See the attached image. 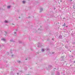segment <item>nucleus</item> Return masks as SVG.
<instances>
[{
  "instance_id": "nucleus-1",
  "label": "nucleus",
  "mask_w": 75,
  "mask_h": 75,
  "mask_svg": "<svg viewBox=\"0 0 75 75\" xmlns=\"http://www.w3.org/2000/svg\"><path fill=\"white\" fill-rule=\"evenodd\" d=\"M42 10H43V9H42V8H40V12L42 11Z\"/></svg>"
},
{
  "instance_id": "nucleus-2",
  "label": "nucleus",
  "mask_w": 75,
  "mask_h": 75,
  "mask_svg": "<svg viewBox=\"0 0 75 75\" xmlns=\"http://www.w3.org/2000/svg\"><path fill=\"white\" fill-rule=\"evenodd\" d=\"M11 7V6H7V8H8V9L10 8Z\"/></svg>"
},
{
  "instance_id": "nucleus-3",
  "label": "nucleus",
  "mask_w": 75,
  "mask_h": 75,
  "mask_svg": "<svg viewBox=\"0 0 75 75\" xmlns=\"http://www.w3.org/2000/svg\"><path fill=\"white\" fill-rule=\"evenodd\" d=\"M4 22L5 23H8V21H4Z\"/></svg>"
},
{
  "instance_id": "nucleus-4",
  "label": "nucleus",
  "mask_w": 75,
  "mask_h": 75,
  "mask_svg": "<svg viewBox=\"0 0 75 75\" xmlns=\"http://www.w3.org/2000/svg\"><path fill=\"white\" fill-rule=\"evenodd\" d=\"M1 40H3V41H5L6 40V39L3 38L1 39Z\"/></svg>"
},
{
  "instance_id": "nucleus-5",
  "label": "nucleus",
  "mask_w": 75,
  "mask_h": 75,
  "mask_svg": "<svg viewBox=\"0 0 75 75\" xmlns=\"http://www.w3.org/2000/svg\"><path fill=\"white\" fill-rule=\"evenodd\" d=\"M22 3L23 4H24L25 3V1H22Z\"/></svg>"
},
{
  "instance_id": "nucleus-6",
  "label": "nucleus",
  "mask_w": 75,
  "mask_h": 75,
  "mask_svg": "<svg viewBox=\"0 0 75 75\" xmlns=\"http://www.w3.org/2000/svg\"><path fill=\"white\" fill-rule=\"evenodd\" d=\"M49 48H47L46 49V51H49Z\"/></svg>"
},
{
  "instance_id": "nucleus-7",
  "label": "nucleus",
  "mask_w": 75,
  "mask_h": 75,
  "mask_svg": "<svg viewBox=\"0 0 75 75\" xmlns=\"http://www.w3.org/2000/svg\"><path fill=\"white\" fill-rule=\"evenodd\" d=\"M5 35H6L7 34V33L6 32H5Z\"/></svg>"
},
{
  "instance_id": "nucleus-8",
  "label": "nucleus",
  "mask_w": 75,
  "mask_h": 75,
  "mask_svg": "<svg viewBox=\"0 0 75 75\" xmlns=\"http://www.w3.org/2000/svg\"><path fill=\"white\" fill-rule=\"evenodd\" d=\"M10 41H11V42H13V40L11 39L10 40Z\"/></svg>"
},
{
  "instance_id": "nucleus-9",
  "label": "nucleus",
  "mask_w": 75,
  "mask_h": 75,
  "mask_svg": "<svg viewBox=\"0 0 75 75\" xmlns=\"http://www.w3.org/2000/svg\"><path fill=\"white\" fill-rule=\"evenodd\" d=\"M66 25H65V23H64V24L63 25V26H65Z\"/></svg>"
},
{
  "instance_id": "nucleus-10",
  "label": "nucleus",
  "mask_w": 75,
  "mask_h": 75,
  "mask_svg": "<svg viewBox=\"0 0 75 75\" xmlns=\"http://www.w3.org/2000/svg\"><path fill=\"white\" fill-rule=\"evenodd\" d=\"M45 50L44 49H42V52H44V51Z\"/></svg>"
},
{
  "instance_id": "nucleus-11",
  "label": "nucleus",
  "mask_w": 75,
  "mask_h": 75,
  "mask_svg": "<svg viewBox=\"0 0 75 75\" xmlns=\"http://www.w3.org/2000/svg\"><path fill=\"white\" fill-rule=\"evenodd\" d=\"M14 34H15V35H16V32H15L14 33Z\"/></svg>"
},
{
  "instance_id": "nucleus-12",
  "label": "nucleus",
  "mask_w": 75,
  "mask_h": 75,
  "mask_svg": "<svg viewBox=\"0 0 75 75\" xmlns=\"http://www.w3.org/2000/svg\"><path fill=\"white\" fill-rule=\"evenodd\" d=\"M62 36H61V35L60 36H59V38H62Z\"/></svg>"
},
{
  "instance_id": "nucleus-13",
  "label": "nucleus",
  "mask_w": 75,
  "mask_h": 75,
  "mask_svg": "<svg viewBox=\"0 0 75 75\" xmlns=\"http://www.w3.org/2000/svg\"><path fill=\"white\" fill-rule=\"evenodd\" d=\"M21 41H19V43H21Z\"/></svg>"
},
{
  "instance_id": "nucleus-14",
  "label": "nucleus",
  "mask_w": 75,
  "mask_h": 75,
  "mask_svg": "<svg viewBox=\"0 0 75 75\" xmlns=\"http://www.w3.org/2000/svg\"><path fill=\"white\" fill-rule=\"evenodd\" d=\"M57 74V75H59V74H59V73L58 72Z\"/></svg>"
},
{
  "instance_id": "nucleus-15",
  "label": "nucleus",
  "mask_w": 75,
  "mask_h": 75,
  "mask_svg": "<svg viewBox=\"0 0 75 75\" xmlns=\"http://www.w3.org/2000/svg\"><path fill=\"white\" fill-rule=\"evenodd\" d=\"M11 57H13V55H11Z\"/></svg>"
},
{
  "instance_id": "nucleus-16",
  "label": "nucleus",
  "mask_w": 75,
  "mask_h": 75,
  "mask_svg": "<svg viewBox=\"0 0 75 75\" xmlns=\"http://www.w3.org/2000/svg\"><path fill=\"white\" fill-rule=\"evenodd\" d=\"M11 54H12V51H11Z\"/></svg>"
},
{
  "instance_id": "nucleus-17",
  "label": "nucleus",
  "mask_w": 75,
  "mask_h": 75,
  "mask_svg": "<svg viewBox=\"0 0 75 75\" xmlns=\"http://www.w3.org/2000/svg\"><path fill=\"white\" fill-rule=\"evenodd\" d=\"M74 6H73V8L74 9H75V8H74Z\"/></svg>"
},
{
  "instance_id": "nucleus-18",
  "label": "nucleus",
  "mask_w": 75,
  "mask_h": 75,
  "mask_svg": "<svg viewBox=\"0 0 75 75\" xmlns=\"http://www.w3.org/2000/svg\"><path fill=\"white\" fill-rule=\"evenodd\" d=\"M52 40H54V39H52Z\"/></svg>"
},
{
  "instance_id": "nucleus-19",
  "label": "nucleus",
  "mask_w": 75,
  "mask_h": 75,
  "mask_svg": "<svg viewBox=\"0 0 75 75\" xmlns=\"http://www.w3.org/2000/svg\"><path fill=\"white\" fill-rule=\"evenodd\" d=\"M70 1H72V0H70Z\"/></svg>"
},
{
  "instance_id": "nucleus-20",
  "label": "nucleus",
  "mask_w": 75,
  "mask_h": 75,
  "mask_svg": "<svg viewBox=\"0 0 75 75\" xmlns=\"http://www.w3.org/2000/svg\"><path fill=\"white\" fill-rule=\"evenodd\" d=\"M52 54H54V52H52Z\"/></svg>"
},
{
  "instance_id": "nucleus-21",
  "label": "nucleus",
  "mask_w": 75,
  "mask_h": 75,
  "mask_svg": "<svg viewBox=\"0 0 75 75\" xmlns=\"http://www.w3.org/2000/svg\"><path fill=\"white\" fill-rule=\"evenodd\" d=\"M74 63H75V61H74Z\"/></svg>"
},
{
  "instance_id": "nucleus-22",
  "label": "nucleus",
  "mask_w": 75,
  "mask_h": 75,
  "mask_svg": "<svg viewBox=\"0 0 75 75\" xmlns=\"http://www.w3.org/2000/svg\"><path fill=\"white\" fill-rule=\"evenodd\" d=\"M17 75H18L19 74L18 73H17Z\"/></svg>"
},
{
  "instance_id": "nucleus-23",
  "label": "nucleus",
  "mask_w": 75,
  "mask_h": 75,
  "mask_svg": "<svg viewBox=\"0 0 75 75\" xmlns=\"http://www.w3.org/2000/svg\"><path fill=\"white\" fill-rule=\"evenodd\" d=\"M18 62H20V61H19Z\"/></svg>"
},
{
  "instance_id": "nucleus-24",
  "label": "nucleus",
  "mask_w": 75,
  "mask_h": 75,
  "mask_svg": "<svg viewBox=\"0 0 75 75\" xmlns=\"http://www.w3.org/2000/svg\"><path fill=\"white\" fill-rule=\"evenodd\" d=\"M12 25H14V24H13V23H12Z\"/></svg>"
},
{
  "instance_id": "nucleus-25",
  "label": "nucleus",
  "mask_w": 75,
  "mask_h": 75,
  "mask_svg": "<svg viewBox=\"0 0 75 75\" xmlns=\"http://www.w3.org/2000/svg\"><path fill=\"white\" fill-rule=\"evenodd\" d=\"M60 2H62V1H60Z\"/></svg>"
},
{
  "instance_id": "nucleus-26",
  "label": "nucleus",
  "mask_w": 75,
  "mask_h": 75,
  "mask_svg": "<svg viewBox=\"0 0 75 75\" xmlns=\"http://www.w3.org/2000/svg\"><path fill=\"white\" fill-rule=\"evenodd\" d=\"M26 60H27V59H26Z\"/></svg>"
},
{
  "instance_id": "nucleus-27",
  "label": "nucleus",
  "mask_w": 75,
  "mask_h": 75,
  "mask_svg": "<svg viewBox=\"0 0 75 75\" xmlns=\"http://www.w3.org/2000/svg\"><path fill=\"white\" fill-rule=\"evenodd\" d=\"M66 27H67V26H66Z\"/></svg>"
},
{
  "instance_id": "nucleus-28",
  "label": "nucleus",
  "mask_w": 75,
  "mask_h": 75,
  "mask_svg": "<svg viewBox=\"0 0 75 75\" xmlns=\"http://www.w3.org/2000/svg\"><path fill=\"white\" fill-rule=\"evenodd\" d=\"M70 52H71V51H70Z\"/></svg>"
},
{
  "instance_id": "nucleus-29",
  "label": "nucleus",
  "mask_w": 75,
  "mask_h": 75,
  "mask_svg": "<svg viewBox=\"0 0 75 75\" xmlns=\"http://www.w3.org/2000/svg\"><path fill=\"white\" fill-rule=\"evenodd\" d=\"M0 46H1L0 45Z\"/></svg>"
}]
</instances>
